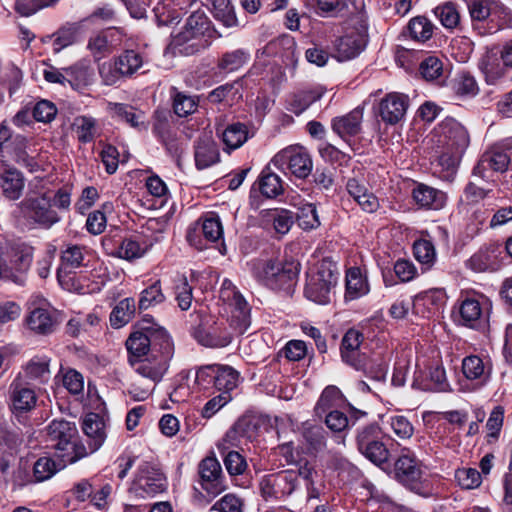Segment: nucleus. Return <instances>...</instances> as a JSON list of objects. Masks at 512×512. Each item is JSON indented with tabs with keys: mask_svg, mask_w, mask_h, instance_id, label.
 Here are the masks:
<instances>
[{
	"mask_svg": "<svg viewBox=\"0 0 512 512\" xmlns=\"http://www.w3.org/2000/svg\"><path fill=\"white\" fill-rule=\"evenodd\" d=\"M17 213L30 228L49 229L58 223L61 217L52 208V191L29 188L25 197L17 204Z\"/></svg>",
	"mask_w": 512,
	"mask_h": 512,
	"instance_id": "f257e3e1",
	"label": "nucleus"
},
{
	"mask_svg": "<svg viewBox=\"0 0 512 512\" xmlns=\"http://www.w3.org/2000/svg\"><path fill=\"white\" fill-rule=\"evenodd\" d=\"M49 440L61 459L62 466L72 464L88 455L86 447L74 441L77 429L74 423L66 420H53L47 427Z\"/></svg>",
	"mask_w": 512,
	"mask_h": 512,
	"instance_id": "f03ea898",
	"label": "nucleus"
},
{
	"mask_svg": "<svg viewBox=\"0 0 512 512\" xmlns=\"http://www.w3.org/2000/svg\"><path fill=\"white\" fill-rule=\"evenodd\" d=\"M299 264L278 259H259L252 263L254 278L271 289H289L299 273Z\"/></svg>",
	"mask_w": 512,
	"mask_h": 512,
	"instance_id": "7ed1b4c3",
	"label": "nucleus"
},
{
	"mask_svg": "<svg viewBox=\"0 0 512 512\" xmlns=\"http://www.w3.org/2000/svg\"><path fill=\"white\" fill-rule=\"evenodd\" d=\"M443 140V151L439 156V164L446 170L455 169L470 143L466 128L455 119H446L440 125Z\"/></svg>",
	"mask_w": 512,
	"mask_h": 512,
	"instance_id": "20e7f679",
	"label": "nucleus"
},
{
	"mask_svg": "<svg viewBox=\"0 0 512 512\" xmlns=\"http://www.w3.org/2000/svg\"><path fill=\"white\" fill-rule=\"evenodd\" d=\"M209 24V19L203 10L193 11L187 18L183 29L173 36L172 48L184 55H192L200 51L203 48L200 37L205 34Z\"/></svg>",
	"mask_w": 512,
	"mask_h": 512,
	"instance_id": "39448f33",
	"label": "nucleus"
},
{
	"mask_svg": "<svg viewBox=\"0 0 512 512\" xmlns=\"http://www.w3.org/2000/svg\"><path fill=\"white\" fill-rule=\"evenodd\" d=\"M33 261V248L26 244L17 247L15 258L9 263L3 258L0 246V283H12L24 287L28 280V272Z\"/></svg>",
	"mask_w": 512,
	"mask_h": 512,
	"instance_id": "423d86ee",
	"label": "nucleus"
},
{
	"mask_svg": "<svg viewBox=\"0 0 512 512\" xmlns=\"http://www.w3.org/2000/svg\"><path fill=\"white\" fill-rule=\"evenodd\" d=\"M272 163L284 173H290L297 178L308 177L313 168V161L308 150L300 145H290L279 151Z\"/></svg>",
	"mask_w": 512,
	"mask_h": 512,
	"instance_id": "0eeeda50",
	"label": "nucleus"
},
{
	"mask_svg": "<svg viewBox=\"0 0 512 512\" xmlns=\"http://www.w3.org/2000/svg\"><path fill=\"white\" fill-rule=\"evenodd\" d=\"M356 444L358 451L376 465L389 459L390 452L382 441V429L375 423L357 429Z\"/></svg>",
	"mask_w": 512,
	"mask_h": 512,
	"instance_id": "6e6552de",
	"label": "nucleus"
},
{
	"mask_svg": "<svg viewBox=\"0 0 512 512\" xmlns=\"http://www.w3.org/2000/svg\"><path fill=\"white\" fill-rule=\"evenodd\" d=\"M337 281L338 273L332 269L331 263L322 262L317 272L310 276L305 287V295L315 303L327 304Z\"/></svg>",
	"mask_w": 512,
	"mask_h": 512,
	"instance_id": "1a4fd4ad",
	"label": "nucleus"
},
{
	"mask_svg": "<svg viewBox=\"0 0 512 512\" xmlns=\"http://www.w3.org/2000/svg\"><path fill=\"white\" fill-rule=\"evenodd\" d=\"M187 241L197 249H203L207 243H221L223 245V226L216 214L210 213L191 226L186 235Z\"/></svg>",
	"mask_w": 512,
	"mask_h": 512,
	"instance_id": "9d476101",
	"label": "nucleus"
},
{
	"mask_svg": "<svg viewBox=\"0 0 512 512\" xmlns=\"http://www.w3.org/2000/svg\"><path fill=\"white\" fill-rule=\"evenodd\" d=\"M167 479L156 464L145 462L138 468V474L131 490L139 497H152L165 491Z\"/></svg>",
	"mask_w": 512,
	"mask_h": 512,
	"instance_id": "9b49d317",
	"label": "nucleus"
},
{
	"mask_svg": "<svg viewBox=\"0 0 512 512\" xmlns=\"http://www.w3.org/2000/svg\"><path fill=\"white\" fill-rule=\"evenodd\" d=\"M512 151L510 148L493 147L484 152L473 168V176L486 182L493 181L494 173L505 172L511 164Z\"/></svg>",
	"mask_w": 512,
	"mask_h": 512,
	"instance_id": "f8f14e48",
	"label": "nucleus"
},
{
	"mask_svg": "<svg viewBox=\"0 0 512 512\" xmlns=\"http://www.w3.org/2000/svg\"><path fill=\"white\" fill-rule=\"evenodd\" d=\"M299 476L293 471H282L264 476L260 481L261 495L266 501L279 500L292 494Z\"/></svg>",
	"mask_w": 512,
	"mask_h": 512,
	"instance_id": "ddd939ff",
	"label": "nucleus"
},
{
	"mask_svg": "<svg viewBox=\"0 0 512 512\" xmlns=\"http://www.w3.org/2000/svg\"><path fill=\"white\" fill-rule=\"evenodd\" d=\"M193 335L199 344L209 348H223L232 341V334L224 320L202 322Z\"/></svg>",
	"mask_w": 512,
	"mask_h": 512,
	"instance_id": "4468645a",
	"label": "nucleus"
},
{
	"mask_svg": "<svg viewBox=\"0 0 512 512\" xmlns=\"http://www.w3.org/2000/svg\"><path fill=\"white\" fill-rule=\"evenodd\" d=\"M199 484L209 495L217 496L226 489L224 474L220 462L214 456H208L198 464Z\"/></svg>",
	"mask_w": 512,
	"mask_h": 512,
	"instance_id": "2eb2a0df",
	"label": "nucleus"
},
{
	"mask_svg": "<svg viewBox=\"0 0 512 512\" xmlns=\"http://www.w3.org/2000/svg\"><path fill=\"white\" fill-rule=\"evenodd\" d=\"M363 340V334L352 328L344 334L340 347L343 362L360 371L367 370V356L360 351Z\"/></svg>",
	"mask_w": 512,
	"mask_h": 512,
	"instance_id": "dca6fc26",
	"label": "nucleus"
},
{
	"mask_svg": "<svg viewBox=\"0 0 512 512\" xmlns=\"http://www.w3.org/2000/svg\"><path fill=\"white\" fill-rule=\"evenodd\" d=\"M11 407L15 413H27L37 403V395L32 384L21 376L16 377L9 387Z\"/></svg>",
	"mask_w": 512,
	"mask_h": 512,
	"instance_id": "f3484780",
	"label": "nucleus"
},
{
	"mask_svg": "<svg viewBox=\"0 0 512 512\" xmlns=\"http://www.w3.org/2000/svg\"><path fill=\"white\" fill-rule=\"evenodd\" d=\"M396 479L410 489L419 487L422 479V470L417 459L405 448L394 465Z\"/></svg>",
	"mask_w": 512,
	"mask_h": 512,
	"instance_id": "a211bd4d",
	"label": "nucleus"
},
{
	"mask_svg": "<svg viewBox=\"0 0 512 512\" xmlns=\"http://www.w3.org/2000/svg\"><path fill=\"white\" fill-rule=\"evenodd\" d=\"M408 106V96L402 93L392 92L381 99L379 103V115L386 124L395 125L403 119Z\"/></svg>",
	"mask_w": 512,
	"mask_h": 512,
	"instance_id": "6ab92c4d",
	"label": "nucleus"
},
{
	"mask_svg": "<svg viewBox=\"0 0 512 512\" xmlns=\"http://www.w3.org/2000/svg\"><path fill=\"white\" fill-rule=\"evenodd\" d=\"M197 0H164L154 11L159 25H176L186 15Z\"/></svg>",
	"mask_w": 512,
	"mask_h": 512,
	"instance_id": "aec40b11",
	"label": "nucleus"
},
{
	"mask_svg": "<svg viewBox=\"0 0 512 512\" xmlns=\"http://www.w3.org/2000/svg\"><path fill=\"white\" fill-rule=\"evenodd\" d=\"M362 107H356L349 113L332 119V130L345 142L349 143L350 138L358 135L362 130L363 121Z\"/></svg>",
	"mask_w": 512,
	"mask_h": 512,
	"instance_id": "412c9836",
	"label": "nucleus"
},
{
	"mask_svg": "<svg viewBox=\"0 0 512 512\" xmlns=\"http://www.w3.org/2000/svg\"><path fill=\"white\" fill-rule=\"evenodd\" d=\"M150 355L170 362L174 355V343L169 333L161 326L150 321Z\"/></svg>",
	"mask_w": 512,
	"mask_h": 512,
	"instance_id": "4be33fe9",
	"label": "nucleus"
},
{
	"mask_svg": "<svg viewBox=\"0 0 512 512\" xmlns=\"http://www.w3.org/2000/svg\"><path fill=\"white\" fill-rule=\"evenodd\" d=\"M106 110L112 118L125 121L131 127L139 131H146L148 129L145 113L128 104L106 102Z\"/></svg>",
	"mask_w": 512,
	"mask_h": 512,
	"instance_id": "5701e85b",
	"label": "nucleus"
},
{
	"mask_svg": "<svg viewBox=\"0 0 512 512\" xmlns=\"http://www.w3.org/2000/svg\"><path fill=\"white\" fill-rule=\"evenodd\" d=\"M153 133L159 138L170 154L177 155L180 152L179 140L176 133L171 129L168 115L165 112H155Z\"/></svg>",
	"mask_w": 512,
	"mask_h": 512,
	"instance_id": "b1692460",
	"label": "nucleus"
},
{
	"mask_svg": "<svg viewBox=\"0 0 512 512\" xmlns=\"http://www.w3.org/2000/svg\"><path fill=\"white\" fill-rule=\"evenodd\" d=\"M130 358L138 359L150 354V320L144 318L139 323V330L133 332L126 341Z\"/></svg>",
	"mask_w": 512,
	"mask_h": 512,
	"instance_id": "393cba45",
	"label": "nucleus"
},
{
	"mask_svg": "<svg viewBox=\"0 0 512 512\" xmlns=\"http://www.w3.org/2000/svg\"><path fill=\"white\" fill-rule=\"evenodd\" d=\"M130 364L133 366L136 373L144 378L150 379L153 382H158L162 379L168 370L169 362L162 359H157L148 354L147 357L141 359L129 358Z\"/></svg>",
	"mask_w": 512,
	"mask_h": 512,
	"instance_id": "a878e982",
	"label": "nucleus"
},
{
	"mask_svg": "<svg viewBox=\"0 0 512 512\" xmlns=\"http://www.w3.org/2000/svg\"><path fill=\"white\" fill-rule=\"evenodd\" d=\"M500 254V246L495 244L485 246L470 257L467 261V266L475 272L497 270L500 265Z\"/></svg>",
	"mask_w": 512,
	"mask_h": 512,
	"instance_id": "bb28decb",
	"label": "nucleus"
},
{
	"mask_svg": "<svg viewBox=\"0 0 512 512\" xmlns=\"http://www.w3.org/2000/svg\"><path fill=\"white\" fill-rule=\"evenodd\" d=\"M231 307L230 327L243 334L250 326V307L240 292L233 295L230 301H226Z\"/></svg>",
	"mask_w": 512,
	"mask_h": 512,
	"instance_id": "cd10ccee",
	"label": "nucleus"
},
{
	"mask_svg": "<svg viewBox=\"0 0 512 512\" xmlns=\"http://www.w3.org/2000/svg\"><path fill=\"white\" fill-rule=\"evenodd\" d=\"M365 45V36L357 31L340 37L336 43L338 60L346 61L356 57L364 49Z\"/></svg>",
	"mask_w": 512,
	"mask_h": 512,
	"instance_id": "c85d7f7f",
	"label": "nucleus"
},
{
	"mask_svg": "<svg viewBox=\"0 0 512 512\" xmlns=\"http://www.w3.org/2000/svg\"><path fill=\"white\" fill-rule=\"evenodd\" d=\"M195 164L198 169L208 168L220 160L217 144L209 137L199 138L195 143Z\"/></svg>",
	"mask_w": 512,
	"mask_h": 512,
	"instance_id": "c756f323",
	"label": "nucleus"
},
{
	"mask_svg": "<svg viewBox=\"0 0 512 512\" xmlns=\"http://www.w3.org/2000/svg\"><path fill=\"white\" fill-rule=\"evenodd\" d=\"M0 186L7 199L18 200L23 194L25 179L17 169L5 168L0 173Z\"/></svg>",
	"mask_w": 512,
	"mask_h": 512,
	"instance_id": "7c9ffc66",
	"label": "nucleus"
},
{
	"mask_svg": "<svg viewBox=\"0 0 512 512\" xmlns=\"http://www.w3.org/2000/svg\"><path fill=\"white\" fill-rule=\"evenodd\" d=\"M413 199L424 208L439 210L446 204V194L425 184H419L413 190Z\"/></svg>",
	"mask_w": 512,
	"mask_h": 512,
	"instance_id": "2f4dec72",
	"label": "nucleus"
},
{
	"mask_svg": "<svg viewBox=\"0 0 512 512\" xmlns=\"http://www.w3.org/2000/svg\"><path fill=\"white\" fill-rule=\"evenodd\" d=\"M83 248L79 245H68L61 253V265L57 271V278L61 285L66 284V277L70 270L83 264Z\"/></svg>",
	"mask_w": 512,
	"mask_h": 512,
	"instance_id": "473e14b6",
	"label": "nucleus"
},
{
	"mask_svg": "<svg viewBox=\"0 0 512 512\" xmlns=\"http://www.w3.org/2000/svg\"><path fill=\"white\" fill-rule=\"evenodd\" d=\"M467 8L472 20L473 28L479 32L483 31L491 16L495 2L492 0H467Z\"/></svg>",
	"mask_w": 512,
	"mask_h": 512,
	"instance_id": "72a5a7b5",
	"label": "nucleus"
},
{
	"mask_svg": "<svg viewBox=\"0 0 512 512\" xmlns=\"http://www.w3.org/2000/svg\"><path fill=\"white\" fill-rule=\"evenodd\" d=\"M224 150L230 152L240 148L250 137L246 124L236 122L229 124L221 133Z\"/></svg>",
	"mask_w": 512,
	"mask_h": 512,
	"instance_id": "f704fd0d",
	"label": "nucleus"
},
{
	"mask_svg": "<svg viewBox=\"0 0 512 512\" xmlns=\"http://www.w3.org/2000/svg\"><path fill=\"white\" fill-rule=\"evenodd\" d=\"M50 359L46 356H35L25 366V378L38 384H45L50 380Z\"/></svg>",
	"mask_w": 512,
	"mask_h": 512,
	"instance_id": "c9c22d12",
	"label": "nucleus"
},
{
	"mask_svg": "<svg viewBox=\"0 0 512 512\" xmlns=\"http://www.w3.org/2000/svg\"><path fill=\"white\" fill-rule=\"evenodd\" d=\"M462 372L467 380H477L481 384L485 383L490 375V369L477 355H470L462 360Z\"/></svg>",
	"mask_w": 512,
	"mask_h": 512,
	"instance_id": "e433bc0d",
	"label": "nucleus"
},
{
	"mask_svg": "<svg viewBox=\"0 0 512 512\" xmlns=\"http://www.w3.org/2000/svg\"><path fill=\"white\" fill-rule=\"evenodd\" d=\"M27 325L38 334H49L54 331L56 321L47 309L36 308L27 317Z\"/></svg>",
	"mask_w": 512,
	"mask_h": 512,
	"instance_id": "4c0bfd02",
	"label": "nucleus"
},
{
	"mask_svg": "<svg viewBox=\"0 0 512 512\" xmlns=\"http://www.w3.org/2000/svg\"><path fill=\"white\" fill-rule=\"evenodd\" d=\"M327 432L317 424L305 422L302 427V437L311 452H318L326 446Z\"/></svg>",
	"mask_w": 512,
	"mask_h": 512,
	"instance_id": "58836bf2",
	"label": "nucleus"
},
{
	"mask_svg": "<svg viewBox=\"0 0 512 512\" xmlns=\"http://www.w3.org/2000/svg\"><path fill=\"white\" fill-rule=\"evenodd\" d=\"M215 391L230 394L239 383V373L228 365H216Z\"/></svg>",
	"mask_w": 512,
	"mask_h": 512,
	"instance_id": "ea45409f",
	"label": "nucleus"
},
{
	"mask_svg": "<svg viewBox=\"0 0 512 512\" xmlns=\"http://www.w3.org/2000/svg\"><path fill=\"white\" fill-rule=\"evenodd\" d=\"M512 16L510 11L501 4L495 2L491 16L489 17L485 29L481 35L492 34L500 29L511 26Z\"/></svg>",
	"mask_w": 512,
	"mask_h": 512,
	"instance_id": "a19ab883",
	"label": "nucleus"
},
{
	"mask_svg": "<svg viewBox=\"0 0 512 512\" xmlns=\"http://www.w3.org/2000/svg\"><path fill=\"white\" fill-rule=\"evenodd\" d=\"M369 291L368 283L363 278L359 268H351L346 274V294L347 299H357Z\"/></svg>",
	"mask_w": 512,
	"mask_h": 512,
	"instance_id": "79ce46f5",
	"label": "nucleus"
},
{
	"mask_svg": "<svg viewBox=\"0 0 512 512\" xmlns=\"http://www.w3.org/2000/svg\"><path fill=\"white\" fill-rule=\"evenodd\" d=\"M267 222H271L275 231L279 234H286L294 223L293 213L285 209H269L263 212Z\"/></svg>",
	"mask_w": 512,
	"mask_h": 512,
	"instance_id": "37998d69",
	"label": "nucleus"
},
{
	"mask_svg": "<svg viewBox=\"0 0 512 512\" xmlns=\"http://www.w3.org/2000/svg\"><path fill=\"white\" fill-rule=\"evenodd\" d=\"M173 110L179 117H187L193 114L199 105V98L191 96L184 92L177 91L176 88L172 90Z\"/></svg>",
	"mask_w": 512,
	"mask_h": 512,
	"instance_id": "c03bdc74",
	"label": "nucleus"
},
{
	"mask_svg": "<svg viewBox=\"0 0 512 512\" xmlns=\"http://www.w3.org/2000/svg\"><path fill=\"white\" fill-rule=\"evenodd\" d=\"M27 139L22 135H16L6 148L14 154V160L29 168L31 172L37 170L38 165L26 152Z\"/></svg>",
	"mask_w": 512,
	"mask_h": 512,
	"instance_id": "a18cd8bd",
	"label": "nucleus"
},
{
	"mask_svg": "<svg viewBox=\"0 0 512 512\" xmlns=\"http://www.w3.org/2000/svg\"><path fill=\"white\" fill-rule=\"evenodd\" d=\"M135 300L125 298L112 310L110 314V323L114 328H120L126 325L135 314Z\"/></svg>",
	"mask_w": 512,
	"mask_h": 512,
	"instance_id": "49530a36",
	"label": "nucleus"
},
{
	"mask_svg": "<svg viewBox=\"0 0 512 512\" xmlns=\"http://www.w3.org/2000/svg\"><path fill=\"white\" fill-rule=\"evenodd\" d=\"M459 314L463 325L476 327L481 320L482 307L480 302L475 298H466L462 301Z\"/></svg>",
	"mask_w": 512,
	"mask_h": 512,
	"instance_id": "de8ad7c7",
	"label": "nucleus"
},
{
	"mask_svg": "<svg viewBox=\"0 0 512 512\" xmlns=\"http://www.w3.org/2000/svg\"><path fill=\"white\" fill-rule=\"evenodd\" d=\"M68 76L67 83L73 88H81L92 82V73L88 65L84 62H78L71 67L63 69Z\"/></svg>",
	"mask_w": 512,
	"mask_h": 512,
	"instance_id": "09e8293b",
	"label": "nucleus"
},
{
	"mask_svg": "<svg viewBox=\"0 0 512 512\" xmlns=\"http://www.w3.org/2000/svg\"><path fill=\"white\" fill-rule=\"evenodd\" d=\"M408 30L412 39L425 42L432 37L434 25L428 18L417 16L409 21Z\"/></svg>",
	"mask_w": 512,
	"mask_h": 512,
	"instance_id": "8fccbe9b",
	"label": "nucleus"
},
{
	"mask_svg": "<svg viewBox=\"0 0 512 512\" xmlns=\"http://www.w3.org/2000/svg\"><path fill=\"white\" fill-rule=\"evenodd\" d=\"M116 61L125 78L132 77L143 66L142 56L134 50H126Z\"/></svg>",
	"mask_w": 512,
	"mask_h": 512,
	"instance_id": "3c124183",
	"label": "nucleus"
},
{
	"mask_svg": "<svg viewBox=\"0 0 512 512\" xmlns=\"http://www.w3.org/2000/svg\"><path fill=\"white\" fill-rule=\"evenodd\" d=\"M250 55L243 49L226 52L218 62V68L226 72H234L248 62Z\"/></svg>",
	"mask_w": 512,
	"mask_h": 512,
	"instance_id": "603ef678",
	"label": "nucleus"
},
{
	"mask_svg": "<svg viewBox=\"0 0 512 512\" xmlns=\"http://www.w3.org/2000/svg\"><path fill=\"white\" fill-rule=\"evenodd\" d=\"M213 15L226 27H234L238 24L231 0H212Z\"/></svg>",
	"mask_w": 512,
	"mask_h": 512,
	"instance_id": "864d4df0",
	"label": "nucleus"
},
{
	"mask_svg": "<svg viewBox=\"0 0 512 512\" xmlns=\"http://www.w3.org/2000/svg\"><path fill=\"white\" fill-rule=\"evenodd\" d=\"M216 365H205L197 369L195 387L198 391L210 392V394L215 392Z\"/></svg>",
	"mask_w": 512,
	"mask_h": 512,
	"instance_id": "5fc2aeb1",
	"label": "nucleus"
},
{
	"mask_svg": "<svg viewBox=\"0 0 512 512\" xmlns=\"http://www.w3.org/2000/svg\"><path fill=\"white\" fill-rule=\"evenodd\" d=\"M507 68L495 54L487 55L482 64V71L488 84H496L504 76Z\"/></svg>",
	"mask_w": 512,
	"mask_h": 512,
	"instance_id": "6e6d98bb",
	"label": "nucleus"
},
{
	"mask_svg": "<svg viewBox=\"0 0 512 512\" xmlns=\"http://www.w3.org/2000/svg\"><path fill=\"white\" fill-rule=\"evenodd\" d=\"M322 93L317 90H303L293 95L289 102V110L296 115L301 114L311 104L319 100Z\"/></svg>",
	"mask_w": 512,
	"mask_h": 512,
	"instance_id": "4d7b16f0",
	"label": "nucleus"
},
{
	"mask_svg": "<svg viewBox=\"0 0 512 512\" xmlns=\"http://www.w3.org/2000/svg\"><path fill=\"white\" fill-rule=\"evenodd\" d=\"M434 14L446 29H454L460 24V13L453 3L437 6Z\"/></svg>",
	"mask_w": 512,
	"mask_h": 512,
	"instance_id": "13d9d810",
	"label": "nucleus"
},
{
	"mask_svg": "<svg viewBox=\"0 0 512 512\" xmlns=\"http://www.w3.org/2000/svg\"><path fill=\"white\" fill-rule=\"evenodd\" d=\"M122 43V33L116 27H108L98 34V53H110Z\"/></svg>",
	"mask_w": 512,
	"mask_h": 512,
	"instance_id": "bf43d9fd",
	"label": "nucleus"
},
{
	"mask_svg": "<svg viewBox=\"0 0 512 512\" xmlns=\"http://www.w3.org/2000/svg\"><path fill=\"white\" fill-rule=\"evenodd\" d=\"M62 461L60 460L59 465L49 457L39 458L33 466V475L36 482H42L50 479L58 470L63 468Z\"/></svg>",
	"mask_w": 512,
	"mask_h": 512,
	"instance_id": "052dcab7",
	"label": "nucleus"
},
{
	"mask_svg": "<svg viewBox=\"0 0 512 512\" xmlns=\"http://www.w3.org/2000/svg\"><path fill=\"white\" fill-rule=\"evenodd\" d=\"M75 29L76 28H74L71 23H66L53 34L54 52L57 53L80 40Z\"/></svg>",
	"mask_w": 512,
	"mask_h": 512,
	"instance_id": "680f3d73",
	"label": "nucleus"
},
{
	"mask_svg": "<svg viewBox=\"0 0 512 512\" xmlns=\"http://www.w3.org/2000/svg\"><path fill=\"white\" fill-rule=\"evenodd\" d=\"M164 300L165 296L162 292L160 281H156L141 292L138 306L140 310H147L162 303Z\"/></svg>",
	"mask_w": 512,
	"mask_h": 512,
	"instance_id": "e2e57ef3",
	"label": "nucleus"
},
{
	"mask_svg": "<svg viewBox=\"0 0 512 512\" xmlns=\"http://www.w3.org/2000/svg\"><path fill=\"white\" fill-rule=\"evenodd\" d=\"M413 251L415 258L423 265L428 268L433 265L436 259L435 247L431 241L426 239H420L415 241L413 245Z\"/></svg>",
	"mask_w": 512,
	"mask_h": 512,
	"instance_id": "0e129e2a",
	"label": "nucleus"
},
{
	"mask_svg": "<svg viewBox=\"0 0 512 512\" xmlns=\"http://www.w3.org/2000/svg\"><path fill=\"white\" fill-rule=\"evenodd\" d=\"M298 225L303 230H312L320 226V220L316 206L313 204H305L299 208L297 213Z\"/></svg>",
	"mask_w": 512,
	"mask_h": 512,
	"instance_id": "69168bd1",
	"label": "nucleus"
},
{
	"mask_svg": "<svg viewBox=\"0 0 512 512\" xmlns=\"http://www.w3.org/2000/svg\"><path fill=\"white\" fill-rule=\"evenodd\" d=\"M388 424L393 433L402 440L410 439L414 434V426L409 419L402 415H393L388 419Z\"/></svg>",
	"mask_w": 512,
	"mask_h": 512,
	"instance_id": "338daca9",
	"label": "nucleus"
},
{
	"mask_svg": "<svg viewBox=\"0 0 512 512\" xmlns=\"http://www.w3.org/2000/svg\"><path fill=\"white\" fill-rule=\"evenodd\" d=\"M419 71L425 80L433 81L442 75L443 63L438 57L429 56L421 62Z\"/></svg>",
	"mask_w": 512,
	"mask_h": 512,
	"instance_id": "774afa93",
	"label": "nucleus"
}]
</instances>
